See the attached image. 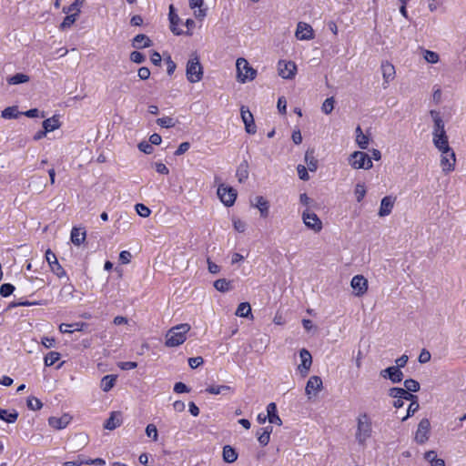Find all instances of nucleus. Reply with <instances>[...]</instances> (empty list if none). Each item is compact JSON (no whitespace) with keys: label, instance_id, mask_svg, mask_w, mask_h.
I'll list each match as a JSON object with an SVG mask.
<instances>
[{"label":"nucleus","instance_id":"1","mask_svg":"<svg viewBox=\"0 0 466 466\" xmlns=\"http://www.w3.org/2000/svg\"><path fill=\"white\" fill-rule=\"evenodd\" d=\"M356 423L355 440L359 445L365 447L373 434L371 418L366 412L360 413L356 419Z\"/></svg>","mask_w":466,"mask_h":466},{"label":"nucleus","instance_id":"2","mask_svg":"<svg viewBox=\"0 0 466 466\" xmlns=\"http://www.w3.org/2000/svg\"><path fill=\"white\" fill-rule=\"evenodd\" d=\"M190 329V325L187 323H182L172 327L166 333L165 345L168 348H174L183 344L187 339V335Z\"/></svg>","mask_w":466,"mask_h":466},{"label":"nucleus","instance_id":"3","mask_svg":"<svg viewBox=\"0 0 466 466\" xmlns=\"http://www.w3.org/2000/svg\"><path fill=\"white\" fill-rule=\"evenodd\" d=\"M237 79L239 83H246L253 80L257 76V71L249 66L247 59L240 57L236 62Z\"/></svg>","mask_w":466,"mask_h":466},{"label":"nucleus","instance_id":"4","mask_svg":"<svg viewBox=\"0 0 466 466\" xmlns=\"http://www.w3.org/2000/svg\"><path fill=\"white\" fill-rule=\"evenodd\" d=\"M203 67L198 56L190 57L187 63L186 76L189 83H198L203 77Z\"/></svg>","mask_w":466,"mask_h":466},{"label":"nucleus","instance_id":"5","mask_svg":"<svg viewBox=\"0 0 466 466\" xmlns=\"http://www.w3.org/2000/svg\"><path fill=\"white\" fill-rule=\"evenodd\" d=\"M349 163L355 169H370L373 166L369 155L362 151H355L349 157Z\"/></svg>","mask_w":466,"mask_h":466},{"label":"nucleus","instance_id":"6","mask_svg":"<svg viewBox=\"0 0 466 466\" xmlns=\"http://www.w3.org/2000/svg\"><path fill=\"white\" fill-rule=\"evenodd\" d=\"M441 152V167L445 174H449L455 169L456 156L454 150L450 147L445 149H438Z\"/></svg>","mask_w":466,"mask_h":466},{"label":"nucleus","instance_id":"7","mask_svg":"<svg viewBox=\"0 0 466 466\" xmlns=\"http://www.w3.org/2000/svg\"><path fill=\"white\" fill-rule=\"evenodd\" d=\"M217 193L221 202L227 207H231L236 201L237 191L231 187L221 184Z\"/></svg>","mask_w":466,"mask_h":466},{"label":"nucleus","instance_id":"8","mask_svg":"<svg viewBox=\"0 0 466 466\" xmlns=\"http://www.w3.org/2000/svg\"><path fill=\"white\" fill-rule=\"evenodd\" d=\"M302 221L308 228L314 232H319L322 229V222L319 218L308 208L302 212Z\"/></svg>","mask_w":466,"mask_h":466},{"label":"nucleus","instance_id":"9","mask_svg":"<svg viewBox=\"0 0 466 466\" xmlns=\"http://www.w3.org/2000/svg\"><path fill=\"white\" fill-rule=\"evenodd\" d=\"M350 287L354 296L362 297L368 291L369 282L363 275H356L351 279Z\"/></svg>","mask_w":466,"mask_h":466},{"label":"nucleus","instance_id":"10","mask_svg":"<svg viewBox=\"0 0 466 466\" xmlns=\"http://www.w3.org/2000/svg\"><path fill=\"white\" fill-rule=\"evenodd\" d=\"M431 422L428 419H422L415 432L414 441L418 444H424L430 438Z\"/></svg>","mask_w":466,"mask_h":466},{"label":"nucleus","instance_id":"11","mask_svg":"<svg viewBox=\"0 0 466 466\" xmlns=\"http://www.w3.org/2000/svg\"><path fill=\"white\" fill-rule=\"evenodd\" d=\"M322 388L323 383L321 378L319 376H311L308 380L305 388V393L308 399L310 400L311 398L316 397Z\"/></svg>","mask_w":466,"mask_h":466},{"label":"nucleus","instance_id":"12","mask_svg":"<svg viewBox=\"0 0 466 466\" xmlns=\"http://www.w3.org/2000/svg\"><path fill=\"white\" fill-rule=\"evenodd\" d=\"M46 259L51 268V271L56 275L58 278H63L66 276V270L63 268V267L59 264L56 256L54 252H52L50 249H48L46 252Z\"/></svg>","mask_w":466,"mask_h":466},{"label":"nucleus","instance_id":"13","mask_svg":"<svg viewBox=\"0 0 466 466\" xmlns=\"http://www.w3.org/2000/svg\"><path fill=\"white\" fill-rule=\"evenodd\" d=\"M279 75L284 79H291L295 76L297 66L294 62L280 60L278 64Z\"/></svg>","mask_w":466,"mask_h":466},{"label":"nucleus","instance_id":"14","mask_svg":"<svg viewBox=\"0 0 466 466\" xmlns=\"http://www.w3.org/2000/svg\"><path fill=\"white\" fill-rule=\"evenodd\" d=\"M299 357L301 363L298 366V370L299 371L301 377L305 378L308 376L312 364V357L310 352L306 349H302L299 351Z\"/></svg>","mask_w":466,"mask_h":466},{"label":"nucleus","instance_id":"15","mask_svg":"<svg viewBox=\"0 0 466 466\" xmlns=\"http://www.w3.org/2000/svg\"><path fill=\"white\" fill-rule=\"evenodd\" d=\"M240 115L242 121L245 125V130L248 134H255L257 132V127L254 122V117L249 109L246 106H241Z\"/></svg>","mask_w":466,"mask_h":466},{"label":"nucleus","instance_id":"16","mask_svg":"<svg viewBox=\"0 0 466 466\" xmlns=\"http://www.w3.org/2000/svg\"><path fill=\"white\" fill-rule=\"evenodd\" d=\"M380 375L383 379L390 380L392 383H399L403 380V372L399 367L390 366L380 371Z\"/></svg>","mask_w":466,"mask_h":466},{"label":"nucleus","instance_id":"17","mask_svg":"<svg viewBox=\"0 0 466 466\" xmlns=\"http://www.w3.org/2000/svg\"><path fill=\"white\" fill-rule=\"evenodd\" d=\"M295 35L299 40H311L314 38V31L310 25L305 22H299Z\"/></svg>","mask_w":466,"mask_h":466},{"label":"nucleus","instance_id":"18","mask_svg":"<svg viewBox=\"0 0 466 466\" xmlns=\"http://www.w3.org/2000/svg\"><path fill=\"white\" fill-rule=\"evenodd\" d=\"M395 202L396 197H393L391 195L384 197L380 200V206L378 212L379 217L384 218L389 216L392 212Z\"/></svg>","mask_w":466,"mask_h":466},{"label":"nucleus","instance_id":"19","mask_svg":"<svg viewBox=\"0 0 466 466\" xmlns=\"http://www.w3.org/2000/svg\"><path fill=\"white\" fill-rule=\"evenodd\" d=\"M432 142L437 149H445L450 147L446 131L432 132Z\"/></svg>","mask_w":466,"mask_h":466},{"label":"nucleus","instance_id":"20","mask_svg":"<svg viewBox=\"0 0 466 466\" xmlns=\"http://www.w3.org/2000/svg\"><path fill=\"white\" fill-rule=\"evenodd\" d=\"M71 417L68 414H64L61 417H50L48 424L56 430L65 429L70 422Z\"/></svg>","mask_w":466,"mask_h":466},{"label":"nucleus","instance_id":"21","mask_svg":"<svg viewBox=\"0 0 466 466\" xmlns=\"http://www.w3.org/2000/svg\"><path fill=\"white\" fill-rule=\"evenodd\" d=\"M86 238V231L84 228L74 227L71 230L70 240L76 246L83 244Z\"/></svg>","mask_w":466,"mask_h":466},{"label":"nucleus","instance_id":"22","mask_svg":"<svg viewBox=\"0 0 466 466\" xmlns=\"http://www.w3.org/2000/svg\"><path fill=\"white\" fill-rule=\"evenodd\" d=\"M189 7L194 9L195 17L198 20L204 19L207 15V8H203L204 0H188Z\"/></svg>","mask_w":466,"mask_h":466},{"label":"nucleus","instance_id":"23","mask_svg":"<svg viewBox=\"0 0 466 466\" xmlns=\"http://www.w3.org/2000/svg\"><path fill=\"white\" fill-rule=\"evenodd\" d=\"M168 17L170 21V30L177 35H182L183 31L178 27L180 18L176 14L175 8L172 5L169 6Z\"/></svg>","mask_w":466,"mask_h":466},{"label":"nucleus","instance_id":"24","mask_svg":"<svg viewBox=\"0 0 466 466\" xmlns=\"http://www.w3.org/2000/svg\"><path fill=\"white\" fill-rule=\"evenodd\" d=\"M122 423L121 414L120 412H112L110 417L106 420L104 427L106 430L113 431L116 428L119 427Z\"/></svg>","mask_w":466,"mask_h":466},{"label":"nucleus","instance_id":"25","mask_svg":"<svg viewBox=\"0 0 466 466\" xmlns=\"http://www.w3.org/2000/svg\"><path fill=\"white\" fill-rule=\"evenodd\" d=\"M267 413H268L267 414L268 420L271 424H277V425L282 424V420L279 418V416L278 415L277 406L274 402H270L267 406Z\"/></svg>","mask_w":466,"mask_h":466},{"label":"nucleus","instance_id":"26","mask_svg":"<svg viewBox=\"0 0 466 466\" xmlns=\"http://www.w3.org/2000/svg\"><path fill=\"white\" fill-rule=\"evenodd\" d=\"M389 396L395 399H405L406 400L409 399L415 398V395L408 392L406 390L402 388H391L389 390Z\"/></svg>","mask_w":466,"mask_h":466},{"label":"nucleus","instance_id":"27","mask_svg":"<svg viewBox=\"0 0 466 466\" xmlns=\"http://www.w3.org/2000/svg\"><path fill=\"white\" fill-rule=\"evenodd\" d=\"M206 391L213 395H224L227 393H234V389L228 385H211L206 389Z\"/></svg>","mask_w":466,"mask_h":466},{"label":"nucleus","instance_id":"28","mask_svg":"<svg viewBox=\"0 0 466 466\" xmlns=\"http://www.w3.org/2000/svg\"><path fill=\"white\" fill-rule=\"evenodd\" d=\"M424 459L431 464V466H445L443 459L439 458L435 451H429L424 453Z\"/></svg>","mask_w":466,"mask_h":466},{"label":"nucleus","instance_id":"29","mask_svg":"<svg viewBox=\"0 0 466 466\" xmlns=\"http://www.w3.org/2000/svg\"><path fill=\"white\" fill-rule=\"evenodd\" d=\"M18 418V412L15 410H5L0 408V420L7 423H15Z\"/></svg>","mask_w":466,"mask_h":466},{"label":"nucleus","instance_id":"30","mask_svg":"<svg viewBox=\"0 0 466 466\" xmlns=\"http://www.w3.org/2000/svg\"><path fill=\"white\" fill-rule=\"evenodd\" d=\"M383 79L386 83H389L395 76V68L392 64L384 62L381 65Z\"/></svg>","mask_w":466,"mask_h":466},{"label":"nucleus","instance_id":"31","mask_svg":"<svg viewBox=\"0 0 466 466\" xmlns=\"http://www.w3.org/2000/svg\"><path fill=\"white\" fill-rule=\"evenodd\" d=\"M356 143L361 149H366L369 147L370 138L367 135L363 134L362 129L360 126L357 127L356 130Z\"/></svg>","mask_w":466,"mask_h":466},{"label":"nucleus","instance_id":"32","mask_svg":"<svg viewBox=\"0 0 466 466\" xmlns=\"http://www.w3.org/2000/svg\"><path fill=\"white\" fill-rule=\"evenodd\" d=\"M116 375H106L102 378L100 388L103 391L108 392L115 386L116 381Z\"/></svg>","mask_w":466,"mask_h":466},{"label":"nucleus","instance_id":"33","mask_svg":"<svg viewBox=\"0 0 466 466\" xmlns=\"http://www.w3.org/2000/svg\"><path fill=\"white\" fill-rule=\"evenodd\" d=\"M430 114H431V116L434 123L432 132H440L441 130L445 131L444 121L442 120L441 116H440V113L436 110H431Z\"/></svg>","mask_w":466,"mask_h":466},{"label":"nucleus","instance_id":"34","mask_svg":"<svg viewBox=\"0 0 466 466\" xmlns=\"http://www.w3.org/2000/svg\"><path fill=\"white\" fill-rule=\"evenodd\" d=\"M223 460L228 463H233L238 459V453L234 448L229 445H226L223 448Z\"/></svg>","mask_w":466,"mask_h":466},{"label":"nucleus","instance_id":"35","mask_svg":"<svg viewBox=\"0 0 466 466\" xmlns=\"http://www.w3.org/2000/svg\"><path fill=\"white\" fill-rule=\"evenodd\" d=\"M151 41L150 39L143 34H139L136 35L133 39V46L136 48H143L150 46Z\"/></svg>","mask_w":466,"mask_h":466},{"label":"nucleus","instance_id":"36","mask_svg":"<svg viewBox=\"0 0 466 466\" xmlns=\"http://www.w3.org/2000/svg\"><path fill=\"white\" fill-rule=\"evenodd\" d=\"M60 127L59 120L56 116L46 119L43 122V129L48 133L57 129Z\"/></svg>","mask_w":466,"mask_h":466},{"label":"nucleus","instance_id":"37","mask_svg":"<svg viewBox=\"0 0 466 466\" xmlns=\"http://www.w3.org/2000/svg\"><path fill=\"white\" fill-rule=\"evenodd\" d=\"M256 207L258 208L261 217L267 218L268 215V202L263 197H257Z\"/></svg>","mask_w":466,"mask_h":466},{"label":"nucleus","instance_id":"38","mask_svg":"<svg viewBox=\"0 0 466 466\" xmlns=\"http://www.w3.org/2000/svg\"><path fill=\"white\" fill-rule=\"evenodd\" d=\"M408 400L410 401L408 409H407V414L402 418V421H405L408 418L414 415V413L419 410L420 405L418 402V397L415 395V398L409 399Z\"/></svg>","mask_w":466,"mask_h":466},{"label":"nucleus","instance_id":"39","mask_svg":"<svg viewBox=\"0 0 466 466\" xmlns=\"http://www.w3.org/2000/svg\"><path fill=\"white\" fill-rule=\"evenodd\" d=\"M29 81V76L23 73H17L7 78L9 85H19Z\"/></svg>","mask_w":466,"mask_h":466},{"label":"nucleus","instance_id":"40","mask_svg":"<svg viewBox=\"0 0 466 466\" xmlns=\"http://www.w3.org/2000/svg\"><path fill=\"white\" fill-rule=\"evenodd\" d=\"M85 0H75L68 7H64L63 11L66 14H76L78 16L80 14L81 6L83 5Z\"/></svg>","mask_w":466,"mask_h":466},{"label":"nucleus","instance_id":"41","mask_svg":"<svg viewBox=\"0 0 466 466\" xmlns=\"http://www.w3.org/2000/svg\"><path fill=\"white\" fill-rule=\"evenodd\" d=\"M214 288L220 292H227L231 289V282L226 279H219L214 282Z\"/></svg>","mask_w":466,"mask_h":466},{"label":"nucleus","instance_id":"42","mask_svg":"<svg viewBox=\"0 0 466 466\" xmlns=\"http://www.w3.org/2000/svg\"><path fill=\"white\" fill-rule=\"evenodd\" d=\"M305 162L307 164L308 169L311 172L317 170L318 161L313 156V152L307 151L305 154Z\"/></svg>","mask_w":466,"mask_h":466},{"label":"nucleus","instance_id":"43","mask_svg":"<svg viewBox=\"0 0 466 466\" xmlns=\"http://www.w3.org/2000/svg\"><path fill=\"white\" fill-rule=\"evenodd\" d=\"M236 315L241 318H248L251 315V308L248 302H242L238 306Z\"/></svg>","mask_w":466,"mask_h":466},{"label":"nucleus","instance_id":"44","mask_svg":"<svg viewBox=\"0 0 466 466\" xmlns=\"http://www.w3.org/2000/svg\"><path fill=\"white\" fill-rule=\"evenodd\" d=\"M19 115L17 106H8L1 112V116L5 119H14Z\"/></svg>","mask_w":466,"mask_h":466},{"label":"nucleus","instance_id":"45","mask_svg":"<svg viewBox=\"0 0 466 466\" xmlns=\"http://www.w3.org/2000/svg\"><path fill=\"white\" fill-rule=\"evenodd\" d=\"M60 357H61V355L57 351L48 352L44 359L45 365L46 367H50V366L54 365L56 361H58L60 360Z\"/></svg>","mask_w":466,"mask_h":466},{"label":"nucleus","instance_id":"46","mask_svg":"<svg viewBox=\"0 0 466 466\" xmlns=\"http://www.w3.org/2000/svg\"><path fill=\"white\" fill-rule=\"evenodd\" d=\"M366 187L363 183H358L355 187L354 195L358 202H361L366 196Z\"/></svg>","mask_w":466,"mask_h":466},{"label":"nucleus","instance_id":"47","mask_svg":"<svg viewBox=\"0 0 466 466\" xmlns=\"http://www.w3.org/2000/svg\"><path fill=\"white\" fill-rule=\"evenodd\" d=\"M405 389L408 392H417L420 390V383L413 380V379H408L404 381Z\"/></svg>","mask_w":466,"mask_h":466},{"label":"nucleus","instance_id":"48","mask_svg":"<svg viewBox=\"0 0 466 466\" xmlns=\"http://www.w3.org/2000/svg\"><path fill=\"white\" fill-rule=\"evenodd\" d=\"M334 104H335V100L332 96L326 98L321 106L322 112L326 115L330 114L332 112V110L334 109Z\"/></svg>","mask_w":466,"mask_h":466},{"label":"nucleus","instance_id":"49","mask_svg":"<svg viewBox=\"0 0 466 466\" xmlns=\"http://www.w3.org/2000/svg\"><path fill=\"white\" fill-rule=\"evenodd\" d=\"M157 123L161 127H165V128H170V127H175V125H176L175 119L172 117H169V116H164V117L157 118Z\"/></svg>","mask_w":466,"mask_h":466},{"label":"nucleus","instance_id":"50","mask_svg":"<svg viewBox=\"0 0 466 466\" xmlns=\"http://www.w3.org/2000/svg\"><path fill=\"white\" fill-rule=\"evenodd\" d=\"M26 404L28 409L32 410H39L43 407L41 400L35 397H29Z\"/></svg>","mask_w":466,"mask_h":466},{"label":"nucleus","instance_id":"51","mask_svg":"<svg viewBox=\"0 0 466 466\" xmlns=\"http://www.w3.org/2000/svg\"><path fill=\"white\" fill-rule=\"evenodd\" d=\"M78 16L76 14H67V15L64 18L63 22L60 25L61 29H66L70 27L76 20Z\"/></svg>","mask_w":466,"mask_h":466},{"label":"nucleus","instance_id":"52","mask_svg":"<svg viewBox=\"0 0 466 466\" xmlns=\"http://www.w3.org/2000/svg\"><path fill=\"white\" fill-rule=\"evenodd\" d=\"M46 303L43 301H29V300H19L16 302H12L9 304V308H15V307H29V306H35V305H45Z\"/></svg>","mask_w":466,"mask_h":466},{"label":"nucleus","instance_id":"53","mask_svg":"<svg viewBox=\"0 0 466 466\" xmlns=\"http://www.w3.org/2000/svg\"><path fill=\"white\" fill-rule=\"evenodd\" d=\"M424 59L430 64H436L439 62L440 56L436 52L425 50L423 55Z\"/></svg>","mask_w":466,"mask_h":466},{"label":"nucleus","instance_id":"54","mask_svg":"<svg viewBox=\"0 0 466 466\" xmlns=\"http://www.w3.org/2000/svg\"><path fill=\"white\" fill-rule=\"evenodd\" d=\"M237 177L239 182H244L248 177V166L240 165L237 170Z\"/></svg>","mask_w":466,"mask_h":466},{"label":"nucleus","instance_id":"55","mask_svg":"<svg viewBox=\"0 0 466 466\" xmlns=\"http://www.w3.org/2000/svg\"><path fill=\"white\" fill-rule=\"evenodd\" d=\"M137 213L142 218L149 217L151 211L150 209L144 204L138 203L135 206Z\"/></svg>","mask_w":466,"mask_h":466},{"label":"nucleus","instance_id":"56","mask_svg":"<svg viewBox=\"0 0 466 466\" xmlns=\"http://www.w3.org/2000/svg\"><path fill=\"white\" fill-rule=\"evenodd\" d=\"M15 290V286L10 283H5L0 288V295L4 298L10 296Z\"/></svg>","mask_w":466,"mask_h":466},{"label":"nucleus","instance_id":"57","mask_svg":"<svg viewBox=\"0 0 466 466\" xmlns=\"http://www.w3.org/2000/svg\"><path fill=\"white\" fill-rule=\"evenodd\" d=\"M146 434L148 438H151L153 441H157L158 433L157 429L154 424H148L146 428Z\"/></svg>","mask_w":466,"mask_h":466},{"label":"nucleus","instance_id":"58","mask_svg":"<svg viewBox=\"0 0 466 466\" xmlns=\"http://www.w3.org/2000/svg\"><path fill=\"white\" fill-rule=\"evenodd\" d=\"M86 459L83 455H78L77 458L74 461H65L63 466H81L86 464Z\"/></svg>","mask_w":466,"mask_h":466},{"label":"nucleus","instance_id":"59","mask_svg":"<svg viewBox=\"0 0 466 466\" xmlns=\"http://www.w3.org/2000/svg\"><path fill=\"white\" fill-rule=\"evenodd\" d=\"M297 171H298V175H299V177L301 179V180H304V181H307L309 179V173H308V170H307V167L303 165H299L297 167Z\"/></svg>","mask_w":466,"mask_h":466},{"label":"nucleus","instance_id":"60","mask_svg":"<svg viewBox=\"0 0 466 466\" xmlns=\"http://www.w3.org/2000/svg\"><path fill=\"white\" fill-rule=\"evenodd\" d=\"M130 60L134 63L141 64L145 60V56L138 51H133L130 54Z\"/></svg>","mask_w":466,"mask_h":466},{"label":"nucleus","instance_id":"61","mask_svg":"<svg viewBox=\"0 0 466 466\" xmlns=\"http://www.w3.org/2000/svg\"><path fill=\"white\" fill-rule=\"evenodd\" d=\"M204 360L202 357H195L188 359V365L192 369H197L203 364Z\"/></svg>","mask_w":466,"mask_h":466},{"label":"nucleus","instance_id":"62","mask_svg":"<svg viewBox=\"0 0 466 466\" xmlns=\"http://www.w3.org/2000/svg\"><path fill=\"white\" fill-rule=\"evenodd\" d=\"M131 258H132V255L129 251L127 250H123L120 252L119 254V260L121 263L123 264H127L130 262L131 260Z\"/></svg>","mask_w":466,"mask_h":466},{"label":"nucleus","instance_id":"63","mask_svg":"<svg viewBox=\"0 0 466 466\" xmlns=\"http://www.w3.org/2000/svg\"><path fill=\"white\" fill-rule=\"evenodd\" d=\"M420 363H427L431 360V353L427 350H422L418 359Z\"/></svg>","mask_w":466,"mask_h":466},{"label":"nucleus","instance_id":"64","mask_svg":"<svg viewBox=\"0 0 466 466\" xmlns=\"http://www.w3.org/2000/svg\"><path fill=\"white\" fill-rule=\"evenodd\" d=\"M137 76L141 80H147L150 76V70L147 67H140L137 71Z\"/></svg>","mask_w":466,"mask_h":466}]
</instances>
